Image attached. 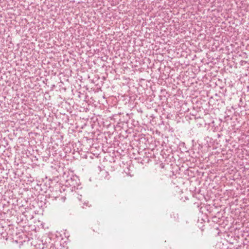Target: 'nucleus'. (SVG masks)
<instances>
[{"label":"nucleus","instance_id":"obj_1","mask_svg":"<svg viewBox=\"0 0 249 249\" xmlns=\"http://www.w3.org/2000/svg\"><path fill=\"white\" fill-rule=\"evenodd\" d=\"M85 205L87 206V203H84V205H83V208H85Z\"/></svg>","mask_w":249,"mask_h":249}]
</instances>
